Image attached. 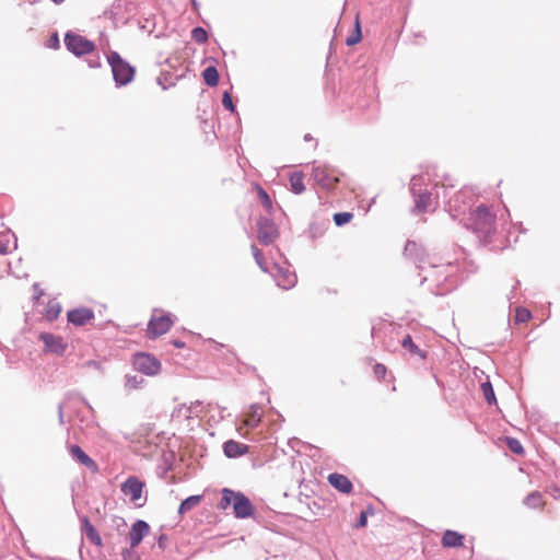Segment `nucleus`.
Instances as JSON below:
<instances>
[{"mask_svg": "<svg viewBox=\"0 0 560 560\" xmlns=\"http://www.w3.org/2000/svg\"><path fill=\"white\" fill-rule=\"evenodd\" d=\"M495 217L488 207L481 205L470 212L466 226L471 229L479 238L487 240L494 232Z\"/></svg>", "mask_w": 560, "mask_h": 560, "instance_id": "f257e3e1", "label": "nucleus"}, {"mask_svg": "<svg viewBox=\"0 0 560 560\" xmlns=\"http://www.w3.org/2000/svg\"><path fill=\"white\" fill-rule=\"evenodd\" d=\"M230 505H232L234 515L237 518H248L254 514V506L244 493L224 488L222 489L219 508L225 510Z\"/></svg>", "mask_w": 560, "mask_h": 560, "instance_id": "f03ea898", "label": "nucleus"}, {"mask_svg": "<svg viewBox=\"0 0 560 560\" xmlns=\"http://www.w3.org/2000/svg\"><path fill=\"white\" fill-rule=\"evenodd\" d=\"M107 61L112 68L113 77L117 85H126L132 81L135 69L125 61L118 52L112 51L107 56Z\"/></svg>", "mask_w": 560, "mask_h": 560, "instance_id": "7ed1b4c3", "label": "nucleus"}, {"mask_svg": "<svg viewBox=\"0 0 560 560\" xmlns=\"http://www.w3.org/2000/svg\"><path fill=\"white\" fill-rule=\"evenodd\" d=\"M471 203V191L467 188H464L448 199L447 207L451 215L453 218H457L458 215L464 214L467 209H470Z\"/></svg>", "mask_w": 560, "mask_h": 560, "instance_id": "20e7f679", "label": "nucleus"}, {"mask_svg": "<svg viewBox=\"0 0 560 560\" xmlns=\"http://www.w3.org/2000/svg\"><path fill=\"white\" fill-rule=\"evenodd\" d=\"M65 45L69 51L75 56L90 54L94 50L95 45L93 42L85 37L72 33H67L65 36Z\"/></svg>", "mask_w": 560, "mask_h": 560, "instance_id": "39448f33", "label": "nucleus"}, {"mask_svg": "<svg viewBox=\"0 0 560 560\" xmlns=\"http://www.w3.org/2000/svg\"><path fill=\"white\" fill-rule=\"evenodd\" d=\"M133 366L144 375L154 376L161 370V362L155 357L141 352L133 357Z\"/></svg>", "mask_w": 560, "mask_h": 560, "instance_id": "423d86ee", "label": "nucleus"}, {"mask_svg": "<svg viewBox=\"0 0 560 560\" xmlns=\"http://www.w3.org/2000/svg\"><path fill=\"white\" fill-rule=\"evenodd\" d=\"M144 483L140 481L137 477H129L125 482L121 483L120 490L121 492L129 498L130 502L135 505L142 506L145 502L142 499Z\"/></svg>", "mask_w": 560, "mask_h": 560, "instance_id": "0eeeda50", "label": "nucleus"}, {"mask_svg": "<svg viewBox=\"0 0 560 560\" xmlns=\"http://www.w3.org/2000/svg\"><path fill=\"white\" fill-rule=\"evenodd\" d=\"M257 236L264 245L271 244L278 236V229L272 220L260 217L257 220Z\"/></svg>", "mask_w": 560, "mask_h": 560, "instance_id": "6e6552de", "label": "nucleus"}, {"mask_svg": "<svg viewBox=\"0 0 560 560\" xmlns=\"http://www.w3.org/2000/svg\"><path fill=\"white\" fill-rule=\"evenodd\" d=\"M312 176L317 185L322 188L330 190L339 182L338 176L334 174L328 167L322 165H314Z\"/></svg>", "mask_w": 560, "mask_h": 560, "instance_id": "1a4fd4ad", "label": "nucleus"}, {"mask_svg": "<svg viewBox=\"0 0 560 560\" xmlns=\"http://www.w3.org/2000/svg\"><path fill=\"white\" fill-rule=\"evenodd\" d=\"M39 339L44 342L46 352L63 355L67 351L68 345L60 336L50 332H42Z\"/></svg>", "mask_w": 560, "mask_h": 560, "instance_id": "9d476101", "label": "nucleus"}, {"mask_svg": "<svg viewBox=\"0 0 560 560\" xmlns=\"http://www.w3.org/2000/svg\"><path fill=\"white\" fill-rule=\"evenodd\" d=\"M172 325L170 315L152 317L148 324V336L150 338L162 336L171 329Z\"/></svg>", "mask_w": 560, "mask_h": 560, "instance_id": "9b49d317", "label": "nucleus"}, {"mask_svg": "<svg viewBox=\"0 0 560 560\" xmlns=\"http://www.w3.org/2000/svg\"><path fill=\"white\" fill-rule=\"evenodd\" d=\"M273 269L275 272H272V276L278 287L289 290L295 285L296 276L294 272H291L277 264L273 265Z\"/></svg>", "mask_w": 560, "mask_h": 560, "instance_id": "f8f14e48", "label": "nucleus"}, {"mask_svg": "<svg viewBox=\"0 0 560 560\" xmlns=\"http://www.w3.org/2000/svg\"><path fill=\"white\" fill-rule=\"evenodd\" d=\"M150 532V526L145 521L138 520L135 522L129 532V540L132 548L139 546L144 536Z\"/></svg>", "mask_w": 560, "mask_h": 560, "instance_id": "ddd939ff", "label": "nucleus"}, {"mask_svg": "<svg viewBox=\"0 0 560 560\" xmlns=\"http://www.w3.org/2000/svg\"><path fill=\"white\" fill-rule=\"evenodd\" d=\"M69 453L73 459L89 468L92 472L98 471V466L79 445H70Z\"/></svg>", "mask_w": 560, "mask_h": 560, "instance_id": "4468645a", "label": "nucleus"}, {"mask_svg": "<svg viewBox=\"0 0 560 560\" xmlns=\"http://www.w3.org/2000/svg\"><path fill=\"white\" fill-rule=\"evenodd\" d=\"M68 322L74 326H83L94 318V313L91 308L80 307L69 311L67 314Z\"/></svg>", "mask_w": 560, "mask_h": 560, "instance_id": "2eb2a0df", "label": "nucleus"}, {"mask_svg": "<svg viewBox=\"0 0 560 560\" xmlns=\"http://www.w3.org/2000/svg\"><path fill=\"white\" fill-rule=\"evenodd\" d=\"M405 256L411 258L417 264L418 268H422L421 264L424 260L425 250L423 247L418 245L416 242L408 241L404 249Z\"/></svg>", "mask_w": 560, "mask_h": 560, "instance_id": "dca6fc26", "label": "nucleus"}, {"mask_svg": "<svg viewBox=\"0 0 560 560\" xmlns=\"http://www.w3.org/2000/svg\"><path fill=\"white\" fill-rule=\"evenodd\" d=\"M223 452L226 457L236 458L245 455L248 452V446L237 441L229 440L223 444Z\"/></svg>", "mask_w": 560, "mask_h": 560, "instance_id": "f3484780", "label": "nucleus"}, {"mask_svg": "<svg viewBox=\"0 0 560 560\" xmlns=\"http://www.w3.org/2000/svg\"><path fill=\"white\" fill-rule=\"evenodd\" d=\"M328 481L335 489L342 493H350L352 490L351 481L348 479V477L341 474H330L328 476Z\"/></svg>", "mask_w": 560, "mask_h": 560, "instance_id": "a211bd4d", "label": "nucleus"}, {"mask_svg": "<svg viewBox=\"0 0 560 560\" xmlns=\"http://www.w3.org/2000/svg\"><path fill=\"white\" fill-rule=\"evenodd\" d=\"M261 417V407L258 404H254L249 407L248 412H246V417L243 420V425L254 429L260 423Z\"/></svg>", "mask_w": 560, "mask_h": 560, "instance_id": "6ab92c4d", "label": "nucleus"}, {"mask_svg": "<svg viewBox=\"0 0 560 560\" xmlns=\"http://www.w3.org/2000/svg\"><path fill=\"white\" fill-rule=\"evenodd\" d=\"M441 544L445 548H457L463 546L464 536L455 530L447 529L442 536Z\"/></svg>", "mask_w": 560, "mask_h": 560, "instance_id": "aec40b11", "label": "nucleus"}, {"mask_svg": "<svg viewBox=\"0 0 560 560\" xmlns=\"http://www.w3.org/2000/svg\"><path fill=\"white\" fill-rule=\"evenodd\" d=\"M415 209L413 211L417 213H422L429 210L432 199H431V192H429L427 189L423 190V192H420L419 195H415Z\"/></svg>", "mask_w": 560, "mask_h": 560, "instance_id": "412c9836", "label": "nucleus"}, {"mask_svg": "<svg viewBox=\"0 0 560 560\" xmlns=\"http://www.w3.org/2000/svg\"><path fill=\"white\" fill-rule=\"evenodd\" d=\"M203 406L202 402L199 400H196L190 404V406H180L176 410L178 416H184L186 419H191L194 417H198L202 412Z\"/></svg>", "mask_w": 560, "mask_h": 560, "instance_id": "4be33fe9", "label": "nucleus"}, {"mask_svg": "<svg viewBox=\"0 0 560 560\" xmlns=\"http://www.w3.org/2000/svg\"><path fill=\"white\" fill-rule=\"evenodd\" d=\"M401 346L405 350H407L411 355L419 357L424 360L427 358V353L421 350L413 341L410 335H407L401 340Z\"/></svg>", "mask_w": 560, "mask_h": 560, "instance_id": "5701e85b", "label": "nucleus"}, {"mask_svg": "<svg viewBox=\"0 0 560 560\" xmlns=\"http://www.w3.org/2000/svg\"><path fill=\"white\" fill-rule=\"evenodd\" d=\"M83 528H84V532H85V535H86L88 539L92 544H94L96 546H101L102 545V538H101L98 532L90 523V521L86 517L83 520Z\"/></svg>", "mask_w": 560, "mask_h": 560, "instance_id": "b1692460", "label": "nucleus"}, {"mask_svg": "<svg viewBox=\"0 0 560 560\" xmlns=\"http://www.w3.org/2000/svg\"><path fill=\"white\" fill-rule=\"evenodd\" d=\"M202 78L208 86H215L219 83V72L213 66H209L202 71Z\"/></svg>", "mask_w": 560, "mask_h": 560, "instance_id": "393cba45", "label": "nucleus"}, {"mask_svg": "<svg viewBox=\"0 0 560 560\" xmlns=\"http://www.w3.org/2000/svg\"><path fill=\"white\" fill-rule=\"evenodd\" d=\"M290 185H291V190L294 194H298V195L302 194L305 190L303 174L300 172L293 173L290 177Z\"/></svg>", "mask_w": 560, "mask_h": 560, "instance_id": "a878e982", "label": "nucleus"}, {"mask_svg": "<svg viewBox=\"0 0 560 560\" xmlns=\"http://www.w3.org/2000/svg\"><path fill=\"white\" fill-rule=\"evenodd\" d=\"M428 177L425 175H416L410 182V191L412 196L423 192V186L427 185Z\"/></svg>", "mask_w": 560, "mask_h": 560, "instance_id": "bb28decb", "label": "nucleus"}, {"mask_svg": "<svg viewBox=\"0 0 560 560\" xmlns=\"http://www.w3.org/2000/svg\"><path fill=\"white\" fill-rule=\"evenodd\" d=\"M202 500L201 495H190L186 498L179 505L178 513L185 514L188 511L192 510L195 506H197Z\"/></svg>", "mask_w": 560, "mask_h": 560, "instance_id": "cd10ccee", "label": "nucleus"}, {"mask_svg": "<svg viewBox=\"0 0 560 560\" xmlns=\"http://www.w3.org/2000/svg\"><path fill=\"white\" fill-rule=\"evenodd\" d=\"M524 504L528 508L536 509L542 505V495L538 491L530 492L525 499Z\"/></svg>", "mask_w": 560, "mask_h": 560, "instance_id": "c85d7f7f", "label": "nucleus"}, {"mask_svg": "<svg viewBox=\"0 0 560 560\" xmlns=\"http://www.w3.org/2000/svg\"><path fill=\"white\" fill-rule=\"evenodd\" d=\"M61 312V306L57 301H50L46 307L45 316L49 322L55 320Z\"/></svg>", "mask_w": 560, "mask_h": 560, "instance_id": "c756f323", "label": "nucleus"}, {"mask_svg": "<svg viewBox=\"0 0 560 560\" xmlns=\"http://www.w3.org/2000/svg\"><path fill=\"white\" fill-rule=\"evenodd\" d=\"M143 383H144L143 377H141L137 374H135V375L127 374L125 376V387L128 389H138L143 385Z\"/></svg>", "mask_w": 560, "mask_h": 560, "instance_id": "7c9ffc66", "label": "nucleus"}, {"mask_svg": "<svg viewBox=\"0 0 560 560\" xmlns=\"http://www.w3.org/2000/svg\"><path fill=\"white\" fill-rule=\"evenodd\" d=\"M481 390L483 393L485 399L489 405L497 401L494 390L490 382L482 383Z\"/></svg>", "mask_w": 560, "mask_h": 560, "instance_id": "2f4dec72", "label": "nucleus"}, {"mask_svg": "<svg viewBox=\"0 0 560 560\" xmlns=\"http://www.w3.org/2000/svg\"><path fill=\"white\" fill-rule=\"evenodd\" d=\"M191 37L195 42L202 44L208 39V34L202 27H195L191 32Z\"/></svg>", "mask_w": 560, "mask_h": 560, "instance_id": "473e14b6", "label": "nucleus"}, {"mask_svg": "<svg viewBox=\"0 0 560 560\" xmlns=\"http://www.w3.org/2000/svg\"><path fill=\"white\" fill-rule=\"evenodd\" d=\"M352 217L350 212H338L334 214V222L337 226H342L348 223Z\"/></svg>", "mask_w": 560, "mask_h": 560, "instance_id": "72a5a7b5", "label": "nucleus"}, {"mask_svg": "<svg viewBox=\"0 0 560 560\" xmlns=\"http://www.w3.org/2000/svg\"><path fill=\"white\" fill-rule=\"evenodd\" d=\"M252 250H253L254 258H255L257 265L260 267V269L265 272H269V269L262 258L261 252L255 245H252Z\"/></svg>", "mask_w": 560, "mask_h": 560, "instance_id": "f704fd0d", "label": "nucleus"}, {"mask_svg": "<svg viewBox=\"0 0 560 560\" xmlns=\"http://www.w3.org/2000/svg\"><path fill=\"white\" fill-rule=\"evenodd\" d=\"M361 39V28H360V23H359V20L357 19L355 21V32L354 34H352L351 36H349L347 39H346V44L348 46H353L355 45L357 43H359Z\"/></svg>", "mask_w": 560, "mask_h": 560, "instance_id": "c9c22d12", "label": "nucleus"}, {"mask_svg": "<svg viewBox=\"0 0 560 560\" xmlns=\"http://www.w3.org/2000/svg\"><path fill=\"white\" fill-rule=\"evenodd\" d=\"M530 312L527 308L518 307L515 313L516 323H526L530 318Z\"/></svg>", "mask_w": 560, "mask_h": 560, "instance_id": "e433bc0d", "label": "nucleus"}, {"mask_svg": "<svg viewBox=\"0 0 560 560\" xmlns=\"http://www.w3.org/2000/svg\"><path fill=\"white\" fill-rule=\"evenodd\" d=\"M508 446L514 454L521 455L524 453L521 442L514 438L508 439Z\"/></svg>", "mask_w": 560, "mask_h": 560, "instance_id": "4c0bfd02", "label": "nucleus"}, {"mask_svg": "<svg viewBox=\"0 0 560 560\" xmlns=\"http://www.w3.org/2000/svg\"><path fill=\"white\" fill-rule=\"evenodd\" d=\"M121 557L124 560H139L138 552L131 546H130V548L122 550Z\"/></svg>", "mask_w": 560, "mask_h": 560, "instance_id": "58836bf2", "label": "nucleus"}, {"mask_svg": "<svg viewBox=\"0 0 560 560\" xmlns=\"http://www.w3.org/2000/svg\"><path fill=\"white\" fill-rule=\"evenodd\" d=\"M222 105L225 109L230 112H234L235 107L231 97V94L229 92H225L222 97Z\"/></svg>", "mask_w": 560, "mask_h": 560, "instance_id": "ea45409f", "label": "nucleus"}, {"mask_svg": "<svg viewBox=\"0 0 560 560\" xmlns=\"http://www.w3.org/2000/svg\"><path fill=\"white\" fill-rule=\"evenodd\" d=\"M258 195H259V198H260L261 202L264 203V206L267 209L271 208L270 197L262 188H259Z\"/></svg>", "mask_w": 560, "mask_h": 560, "instance_id": "a19ab883", "label": "nucleus"}, {"mask_svg": "<svg viewBox=\"0 0 560 560\" xmlns=\"http://www.w3.org/2000/svg\"><path fill=\"white\" fill-rule=\"evenodd\" d=\"M374 374L376 375L377 378H383L386 374V366L381 363L375 364Z\"/></svg>", "mask_w": 560, "mask_h": 560, "instance_id": "79ce46f5", "label": "nucleus"}, {"mask_svg": "<svg viewBox=\"0 0 560 560\" xmlns=\"http://www.w3.org/2000/svg\"><path fill=\"white\" fill-rule=\"evenodd\" d=\"M366 522H368L366 513L365 512H361V514L359 516V520H358V522L355 524V527L357 528L364 527L366 525Z\"/></svg>", "mask_w": 560, "mask_h": 560, "instance_id": "37998d69", "label": "nucleus"}, {"mask_svg": "<svg viewBox=\"0 0 560 560\" xmlns=\"http://www.w3.org/2000/svg\"><path fill=\"white\" fill-rule=\"evenodd\" d=\"M446 190H447V188H446L445 184H443L439 188V190L436 191V198H440L441 197V192H442V197L445 199L446 198Z\"/></svg>", "mask_w": 560, "mask_h": 560, "instance_id": "c03bdc74", "label": "nucleus"}, {"mask_svg": "<svg viewBox=\"0 0 560 560\" xmlns=\"http://www.w3.org/2000/svg\"><path fill=\"white\" fill-rule=\"evenodd\" d=\"M58 418H59L60 424H63L65 420H63V405L62 404L58 405Z\"/></svg>", "mask_w": 560, "mask_h": 560, "instance_id": "a18cd8bd", "label": "nucleus"}, {"mask_svg": "<svg viewBox=\"0 0 560 560\" xmlns=\"http://www.w3.org/2000/svg\"><path fill=\"white\" fill-rule=\"evenodd\" d=\"M9 252V244L0 241V255L7 254Z\"/></svg>", "mask_w": 560, "mask_h": 560, "instance_id": "49530a36", "label": "nucleus"}, {"mask_svg": "<svg viewBox=\"0 0 560 560\" xmlns=\"http://www.w3.org/2000/svg\"><path fill=\"white\" fill-rule=\"evenodd\" d=\"M85 365L95 369H98L101 366L100 362L93 360L85 362Z\"/></svg>", "mask_w": 560, "mask_h": 560, "instance_id": "de8ad7c7", "label": "nucleus"}, {"mask_svg": "<svg viewBox=\"0 0 560 560\" xmlns=\"http://www.w3.org/2000/svg\"><path fill=\"white\" fill-rule=\"evenodd\" d=\"M89 66H90L91 68H96V67H98V66H100L98 58H96V59H90V60H89Z\"/></svg>", "mask_w": 560, "mask_h": 560, "instance_id": "09e8293b", "label": "nucleus"}, {"mask_svg": "<svg viewBox=\"0 0 560 560\" xmlns=\"http://www.w3.org/2000/svg\"><path fill=\"white\" fill-rule=\"evenodd\" d=\"M166 539V536L164 534H162L160 537H159V546L160 548H164V540Z\"/></svg>", "mask_w": 560, "mask_h": 560, "instance_id": "8fccbe9b", "label": "nucleus"}, {"mask_svg": "<svg viewBox=\"0 0 560 560\" xmlns=\"http://www.w3.org/2000/svg\"><path fill=\"white\" fill-rule=\"evenodd\" d=\"M520 284V281H516L515 282V285L513 287V290L511 291V294L508 295V299L511 301L512 299H514V290L517 288V285Z\"/></svg>", "mask_w": 560, "mask_h": 560, "instance_id": "3c124183", "label": "nucleus"}, {"mask_svg": "<svg viewBox=\"0 0 560 560\" xmlns=\"http://www.w3.org/2000/svg\"><path fill=\"white\" fill-rule=\"evenodd\" d=\"M51 44H54L55 47H57L59 45V40H58V36L57 35H55L52 37Z\"/></svg>", "mask_w": 560, "mask_h": 560, "instance_id": "603ef678", "label": "nucleus"}, {"mask_svg": "<svg viewBox=\"0 0 560 560\" xmlns=\"http://www.w3.org/2000/svg\"><path fill=\"white\" fill-rule=\"evenodd\" d=\"M51 44H54L55 47H57L59 45V40H58V36L57 35H55L52 37Z\"/></svg>", "mask_w": 560, "mask_h": 560, "instance_id": "864d4df0", "label": "nucleus"}, {"mask_svg": "<svg viewBox=\"0 0 560 560\" xmlns=\"http://www.w3.org/2000/svg\"><path fill=\"white\" fill-rule=\"evenodd\" d=\"M174 346L177 347V348H183L184 347V342L182 341H174Z\"/></svg>", "mask_w": 560, "mask_h": 560, "instance_id": "5fc2aeb1", "label": "nucleus"}, {"mask_svg": "<svg viewBox=\"0 0 560 560\" xmlns=\"http://www.w3.org/2000/svg\"><path fill=\"white\" fill-rule=\"evenodd\" d=\"M51 1H52L54 3H56V4H60V3H62L65 0H51Z\"/></svg>", "mask_w": 560, "mask_h": 560, "instance_id": "6e6d98bb", "label": "nucleus"}, {"mask_svg": "<svg viewBox=\"0 0 560 560\" xmlns=\"http://www.w3.org/2000/svg\"><path fill=\"white\" fill-rule=\"evenodd\" d=\"M43 295V292L39 291L36 295H35V299H39V296Z\"/></svg>", "mask_w": 560, "mask_h": 560, "instance_id": "4d7b16f0", "label": "nucleus"}]
</instances>
